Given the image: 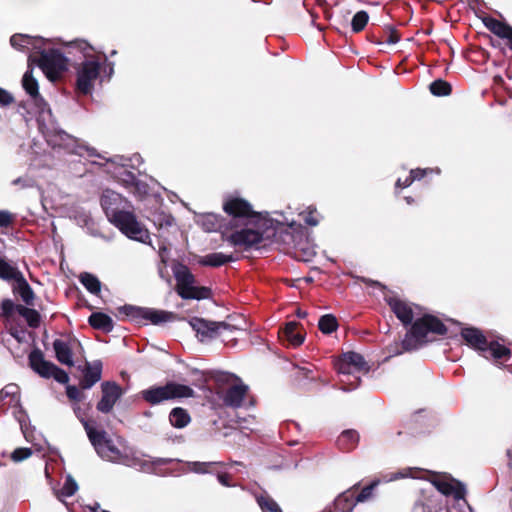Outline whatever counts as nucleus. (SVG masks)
I'll return each mask as SVG.
<instances>
[{
  "instance_id": "c03bdc74",
  "label": "nucleus",
  "mask_w": 512,
  "mask_h": 512,
  "mask_svg": "<svg viewBox=\"0 0 512 512\" xmlns=\"http://www.w3.org/2000/svg\"><path fill=\"white\" fill-rule=\"evenodd\" d=\"M304 221L310 226H316L319 223V215L315 208L308 207L303 213Z\"/></svg>"
},
{
  "instance_id": "a18cd8bd",
  "label": "nucleus",
  "mask_w": 512,
  "mask_h": 512,
  "mask_svg": "<svg viewBox=\"0 0 512 512\" xmlns=\"http://www.w3.org/2000/svg\"><path fill=\"white\" fill-rule=\"evenodd\" d=\"M32 455L30 448H17L11 454V459L14 462H21L28 459Z\"/></svg>"
},
{
  "instance_id": "dca6fc26",
  "label": "nucleus",
  "mask_w": 512,
  "mask_h": 512,
  "mask_svg": "<svg viewBox=\"0 0 512 512\" xmlns=\"http://www.w3.org/2000/svg\"><path fill=\"white\" fill-rule=\"evenodd\" d=\"M9 398L8 404L10 406L16 407L17 411L14 412V415L17 419V421L20 424L21 430L25 436V438L28 440L27 430H26V418L27 415L20 406V389L18 385L14 383L7 384L2 390L0 391V402L5 401Z\"/></svg>"
},
{
  "instance_id": "ddd939ff",
  "label": "nucleus",
  "mask_w": 512,
  "mask_h": 512,
  "mask_svg": "<svg viewBox=\"0 0 512 512\" xmlns=\"http://www.w3.org/2000/svg\"><path fill=\"white\" fill-rule=\"evenodd\" d=\"M431 484L445 496H452L459 505H466L465 487L457 480L447 475H433Z\"/></svg>"
},
{
  "instance_id": "5fc2aeb1",
  "label": "nucleus",
  "mask_w": 512,
  "mask_h": 512,
  "mask_svg": "<svg viewBox=\"0 0 512 512\" xmlns=\"http://www.w3.org/2000/svg\"><path fill=\"white\" fill-rule=\"evenodd\" d=\"M341 383H342V385H343V386H342V389H343L344 391H350V390L354 389V388L357 386V384H356V385H354L353 387H348V385L350 384V382H349V381H346L345 379H341Z\"/></svg>"
},
{
  "instance_id": "7ed1b4c3",
  "label": "nucleus",
  "mask_w": 512,
  "mask_h": 512,
  "mask_svg": "<svg viewBox=\"0 0 512 512\" xmlns=\"http://www.w3.org/2000/svg\"><path fill=\"white\" fill-rule=\"evenodd\" d=\"M10 43L13 48L29 52V67L37 64L46 77L55 81L67 69V58L57 49L50 47V41L26 34H15Z\"/></svg>"
},
{
  "instance_id": "473e14b6",
  "label": "nucleus",
  "mask_w": 512,
  "mask_h": 512,
  "mask_svg": "<svg viewBox=\"0 0 512 512\" xmlns=\"http://www.w3.org/2000/svg\"><path fill=\"white\" fill-rule=\"evenodd\" d=\"M430 172H433V169H415V170H411L410 171V175L408 177L405 178V180H402V179H398L396 181V187L397 188H406L408 186H410L413 181L415 180H421L422 178H424V176L427 174V173H430Z\"/></svg>"
},
{
  "instance_id": "8fccbe9b",
  "label": "nucleus",
  "mask_w": 512,
  "mask_h": 512,
  "mask_svg": "<svg viewBox=\"0 0 512 512\" xmlns=\"http://www.w3.org/2000/svg\"><path fill=\"white\" fill-rule=\"evenodd\" d=\"M13 101V97L5 90L0 88V105L7 106Z\"/></svg>"
},
{
  "instance_id": "13d9d810",
  "label": "nucleus",
  "mask_w": 512,
  "mask_h": 512,
  "mask_svg": "<svg viewBox=\"0 0 512 512\" xmlns=\"http://www.w3.org/2000/svg\"><path fill=\"white\" fill-rule=\"evenodd\" d=\"M92 512H109L107 510H100V506L96 503L94 506L90 507Z\"/></svg>"
},
{
  "instance_id": "423d86ee",
  "label": "nucleus",
  "mask_w": 512,
  "mask_h": 512,
  "mask_svg": "<svg viewBox=\"0 0 512 512\" xmlns=\"http://www.w3.org/2000/svg\"><path fill=\"white\" fill-rule=\"evenodd\" d=\"M429 333L444 335L446 333V327L438 318L432 315L419 316L402 340V350H399L396 344L394 349L392 347L389 348V353L399 355L403 350L410 351L417 349L427 342Z\"/></svg>"
},
{
  "instance_id": "1a4fd4ad",
  "label": "nucleus",
  "mask_w": 512,
  "mask_h": 512,
  "mask_svg": "<svg viewBox=\"0 0 512 512\" xmlns=\"http://www.w3.org/2000/svg\"><path fill=\"white\" fill-rule=\"evenodd\" d=\"M142 399L150 405H158L164 401L175 398H189L194 395V391L187 385L176 382H168L164 386H152L140 392Z\"/></svg>"
},
{
  "instance_id": "69168bd1",
  "label": "nucleus",
  "mask_w": 512,
  "mask_h": 512,
  "mask_svg": "<svg viewBox=\"0 0 512 512\" xmlns=\"http://www.w3.org/2000/svg\"><path fill=\"white\" fill-rule=\"evenodd\" d=\"M3 247H4L3 241L0 240V252L2 251Z\"/></svg>"
},
{
  "instance_id": "f257e3e1",
  "label": "nucleus",
  "mask_w": 512,
  "mask_h": 512,
  "mask_svg": "<svg viewBox=\"0 0 512 512\" xmlns=\"http://www.w3.org/2000/svg\"><path fill=\"white\" fill-rule=\"evenodd\" d=\"M223 210L231 217L223 231V240L244 250L275 237L279 231H282L284 225L293 230L295 227H300L293 220L275 219L268 213L255 212L252 205L238 195L225 196Z\"/></svg>"
},
{
  "instance_id": "a19ab883",
  "label": "nucleus",
  "mask_w": 512,
  "mask_h": 512,
  "mask_svg": "<svg viewBox=\"0 0 512 512\" xmlns=\"http://www.w3.org/2000/svg\"><path fill=\"white\" fill-rule=\"evenodd\" d=\"M18 293L21 299L27 304L31 305L34 299V292L26 281L19 284Z\"/></svg>"
},
{
  "instance_id": "2eb2a0df",
  "label": "nucleus",
  "mask_w": 512,
  "mask_h": 512,
  "mask_svg": "<svg viewBox=\"0 0 512 512\" xmlns=\"http://www.w3.org/2000/svg\"><path fill=\"white\" fill-rule=\"evenodd\" d=\"M420 471L416 468H404L397 472L382 475L381 479H375L370 485L364 487L357 495L355 502H364L372 497L373 490L381 483H389L404 478H418Z\"/></svg>"
},
{
  "instance_id": "aec40b11",
  "label": "nucleus",
  "mask_w": 512,
  "mask_h": 512,
  "mask_svg": "<svg viewBox=\"0 0 512 512\" xmlns=\"http://www.w3.org/2000/svg\"><path fill=\"white\" fill-rule=\"evenodd\" d=\"M247 392L248 386L239 381L227 389L223 396V402L226 406L239 408L242 406Z\"/></svg>"
},
{
  "instance_id": "9d476101",
  "label": "nucleus",
  "mask_w": 512,
  "mask_h": 512,
  "mask_svg": "<svg viewBox=\"0 0 512 512\" xmlns=\"http://www.w3.org/2000/svg\"><path fill=\"white\" fill-rule=\"evenodd\" d=\"M173 274L177 282L176 291L181 298L201 300L209 297L210 290L195 286L194 276L185 265H174Z\"/></svg>"
},
{
  "instance_id": "a211bd4d",
  "label": "nucleus",
  "mask_w": 512,
  "mask_h": 512,
  "mask_svg": "<svg viewBox=\"0 0 512 512\" xmlns=\"http://www.w3.org/2000/svg\"><path fill=\"white\" fill-rule=\"evenodd\" d=\"M369 367L364 357L356 352L350 351L344 353L338 363V372L343 376L349 377L357 372H368Z\"/></svg>"
},
{
  "instance_id": "c756f323",
  "label": "nucleus",
  "mask_w": 512,
  "mask_h": 512,
  "mask_svg": "<svg viewBox=\"0 0 512 512\" xmlns=\"http://www.w3.org/2000/svg\"><path fill=\"white\" fill-rule=\"evenodd\" d=\"M17 313L22 316L32 328H36L40 323V314L35 310L23 305L16 306Z\"/></svg>"
},
{
  "instance_id": "f03ea898",
  "label": "nucleus",
  "mask_w": 512,
  "mask_h": 512,
  "mask_svg": "<svg viewBox=\"0 0 512 512\" xmlns=\"http://www.w3.org/2000/svg\"><path fill=\"white\" fill-rule=\"evenodd\" d=\"M22 86L26 93L31 97L38 113L37 121L39 129L45 137L47 143L52 148H61L70 154L83 157L85 154L89 157L102 158L95 148L80 143L78 139L60 129L52 115L51 109L44 99L39 95V86L37 80L33 77L32 69L25 72L22 78Z\"/></svg>"
},
{
  "instance_id": "c9c22d12",
  "label": "nucleus",
  "mask_w": 512,
  "mask_h": 512,
  "mask_svg": "<svg viewBox=\"0 0 512 512\" xmlns=\"http://www.w3.org/2000/svg\"><path fill=\"white\" fill-rule=\"evenodd\" d=\"M355 500L351 494H343L336 498L335 509L337 512H351L355 506Z\"/></svg>"
},
{
  "instance_id": "338daca9",
  "label": "nucleus",
  "mask_w": 512,
  "mask_h": 512,
  "mask_svg": "<svg viewBox=\"0 0 512 512\" xmlns=\"http://www.w3.org/2000/svg\"><path fill=\"white\" fill-rule=\"evenodd\" d=\"M116 54H117V51H116V50H113V51L111 52V56H114V55H116Z\"/></svg>"
},
{
  "instance_id": "39448f33",
  "label": "nucleus",
  "mask_w": 512,
  "mask_h": 512,
  "mask_svg": "<svg viewBox=\"0 0 512 512\" xmlns=\"http://www.w3.org/2000/svg\"><path fill=\"white\" fill-rule=\"evenodd\" d=\"M101 205L108 220L127 237L140 242L148 238V232L137 221L131 204L119 193L105 190L101 197Z\"/></svg>"
},
{
  "instance_id": "de8ad7c7",
  "label": "nucleus",
  "mask_w": 512,
  "mask_h": 512,
  "mask_svg": "<svg viewBox=\"0 0 512 512\" xmlns=\"http://www.w3.org/2000/svg\"><path fill=\"white\" fill-rule=\"evenodd\" d=\"M66 393H67V396L69 399L75 400V401L79 400L80 396H81V393L76 386L68 385L66 387Z\"/></svg>"
},
{
  "instance_id": "bb28decb",
  "label": "nucleus",
  "mask_w": 512,
  "mask_h": 512,
  "mask_svg": "<svg viewBox=\"0 0 512 512\" xmlns=\"http://www.w3.org/2000/svg\"><path fill=\"white\" fill-rule=\"evenodd\" d=\"M359 441V435L355 430L343 431L337 440V445L340 449L349 451L353 449Z\"/></svg>"
},
{
  "instance_id": "09e8293b",
  "label": "nucleus",
  "mask_w": 512,
  "mask_h": 512,
  "mask_svg": "<svg viewBox=\"0 0 512 512\" xmlns=\"http://www.w3.org/2000/svg\"><path fill=\"white\" fill-rule=\"evenodd\" d=\"M1 308L3 311V314L8 316L10 315L14 310H16V306L11 300H3L1 304Z\"/></svg>"
},
{
  "instance_id": "3c124183",
  "label": "nucleus",
  "mask_w": 512,
  "mask_h": 512,
  "mask_svg": "<svg viewBox=\"0 0 512 512\" xmlns=\"http://www.w3.org/2000/svg\"><path fill=\"white\" fill-rule=\"evenodd\" d=\"M12 216L7 211H0V227H4L10 224Z\"/></svg>"
},
{
  "instance_id": "052dcab7",
  "label": "nucleus",
  "mask_w": 512,
  "mask_h": 512,
  "mask_svg": "<svg viewBox=\"0 0 512 512\" xmlns=\"http://www.w3.org/2000/svg\"><path fill=\"white\" fill-rule=\"evenodd\" d=\"M506 39L509 41V46H510V49L512 50V31H511V34H509V36Z\"/></svg>"
},
{
  "instance_id": "49530a36",
  "label": "nucleus",
  "mask_w": 512,
  "mask_h": 512,
  "mask_svg": "<svg viewBox=\"0 0 512 512\" xmlns=\"http://www.w3.org/2000/svg\"><path fill=\"white\" fill-rule=\"evenodd\" d=\"M12 184L15 186L19 185L21 188H30L35 185V181L31 177L24 176L16 178L15 180L12 181Z\"/></svg>"
},
{
  "instance_id": "37998d69",
  "label": "nucleus",
  "mask_w": 512,
  "mask_h": 512,
  "mask_svg": "<svg viewBox=\"0 0 512 512\" xmlns=\"http://www.w3.org/2000/svg\"><path fill=\"white\" fill-rule=\"evenodd\" d=\"M16 270L6 261L0 259V278L10 280L15 278Z\"/></svg>"
},
{
  "instance_id": "774afa93",
  "label": "nucleus",
  "mask_w": 512,
  "mask_h": 512,
  "mask_svg": "<svg viewBox=\"0 0 512 512\" xmlns=\"http://www.w3.org/2000/svg\"><path fill=\"white\" fill-rule=\"evenodd\" d=\"M355 378V381L358 382L359 381V377L358 376H354Z\"/></svg>"
},
{
  "instance_id": "f8f14e48",
  "label": "nucleus",
  "mask_w": 512,
  "mask_h": 512,
  "mask_svg": "<svg viewBox=\"0 0 512 512\" xmlns=\"http://www.w3.org/2000/svg\"><path fill=\"white\" fill-rule=\"evenodd\" d=\"M190 325L201 342L215 339L226 331L232 332L239 329L227 322L208 321L203 318H193L190 321Z\"/></svg>"
},
{
  "instance_id": "e433bc0d",
  "label": "nucleus",
  "mask_w": 512,
  "mask_h": 512,
  "mask_svg": "<svg viewBox=\"0 0 512 512\" xmlns=\"http://www.w3.org/2000/svg\"><path fill=\"white\" fill-rule=\"evenodd\" d=\"M202 226L208 232L221 230L222 234L225 228L227 227L226 224L219 223L218 217L214 214H207L203 216Z\"/></svg>"
},
{
  "instance_id": "4be33fe9",
  "label": "nucleus",
  "mask_w": 512,
  "mask_h": 512,
  "mask_svg": "<svg viewBox=\"0 0 512 512\" xmlns=\"http://www.w3.org/2000/svg\"><path fill=\"white\" fill-rule=\"evenodd\" d=\"M102 363L96 360L92 363H87L84 370V377L82 380V387L84 389L91 388L95 383L101 379Z\"/></svg>"
},
{
  "instance_id": "b1692460",
  "label": "nucleus",
  "mask_w": 512,
  "mask_h": 512,
  "mask_svg": "<svg viewBox=\"0 0 512 512\" xmlns=\"http://www.w3.org/2000/svg\"><path fill=\"white\" fill-rule=\"evenodd\" d=\"M88 322L93 328L102 330L106 333L111 332L114 328L112 318L102 312L92 313L89 316Z\"/></svg>"
},
{
  "instance_id": "6e6d98bb",
  "label": "nucleus",
  "mask_w": 512,
  "mask_h": 512,
  "mask_svg": "<svg viewBox=\"0 0 512 512\" xmlns=\"http://www.w3.org/2000/svg\"><path fill=\"white\" fill-rule=\"evenodd\" d=\"M10 334L19 342L22 340L21 332L16 329H11Z\"/></svg>"
},
{
  "instance_id": "a878e982",
  "label": "nucleus",
  "mask_w": 512,
  "mask_h": 512,
  "mask_svg": "<svg viewBox=\"0 0 512 512\" xmlns=\"http://www.w3.org/2000/svg\"><path fill=\"white\" fill-rule=\"evenodd\" d=\"M169 421L173 427L182 429L190 423L191 417L187 410L181 407H176L171 410L169 414Z\"/></svg>"
},
{
  "instance_id": "412c9836",
  "label": "nucleus",
  "mask_w": 512,
  "mask_h": 512,
  "mask_svg": "<svg viewBox=\"0 0 512 512\" xmlns=\"http://www.w3.org/2000/svg\"><path fill=\"white\" fill-rule=\"evenodd\" d=\"M53 348L57 360L67 366H73L72 343L62 339H56L53 342Z\"/></svg>"
},
{
  "instance_id": "c85d7f7f",
  "label": "nucleus",
  "mask_w": 512,
  "mask_h": 512,
  "mask_svg": "<svg viewBox=\"0 0 512 512\" xmlns=\"http://www.w3.org/2000/svg\"><path fill=\"white\" fill-rule=\"evenodd\" d=\"M298 324L296 322H289L286 324L283 329L284 337L291 343L293 346H299L303 343L304 337L300 332H297Z\"/></svg>"
},
{
  "instance_id": "2f4dec72",
  "label": "nucleus",
  "mask_w": 512,
  "mask_h": 512,
  "mask_svg": "<svg viewBox=\"0 0 512 512\" xmlns=\"http://www.w3.org/2000/svg\"><path fill=\"white\" fill-rule=\"evenodd\" d=\"M77 490V482L71 475H67L63 487L59 491H56L55 495L60 501H64V498L71 497L77 492Z\"/></svg>"
},
{
  "instance_id": "f3484780",
  "label": "nucleus",
  "mask_w": 512,
  "mask_h": 512,
  "mask_svg": "<svg viewBox=\"0 0 512 512\" xmlns=\"http://www.w3.org/2000/svg\"><path fill=\"white\" fill-rule=\"evenodd\" d=\"M387 303L396 317L405 326L411 324L415 317H419L421 315V309L419 306L398 297H388Z\"/></svg>"
},
{
  "instance_id": "4468645a",
  "label": "nucleus",
  "mask_w": 512,
  "mask_h": 512,
  "mask_svg": "<svg viewBox=\"0 0 512 512\" xmlns=\"http://www.w3.org/2000/svg\"><path fill=\"white\" fill-rule=\"evenodd\" d=\"M119 311L135 321L147 320L152 324L167 322L172 317V313L166 311L133 305H124L119 308Z\"/></svg>"
},
{
  "instance_id": "79ce46f5",
  "label": "nucleus",
  "mask_w": 512,
  "mask_h": 512,
  "mask_svg": "<svg viewBox=\"0 0 512 512\" xmlns=\"http://www.w3.org/2000/svg\"><path fill=\"white\" fill-rule=\"evenodd\" d=\"M168 462L169 459L166 458H150L148 460H144L141 467L145 472H152L154 467L165 465Z\"/></svg>"
},
{
  "instance_id": "72a5a7b5",
  "label": "nucleus",
  "mask_w": 512,
  "mask_h": 512,
  "mask_svg": "<svg viewBox=\"0 0 512 512\" xmlns=\"http://www.w3.org/2000/svg\"><path fill=\"white\" fill-rule=\"evenodd\" d=\"M256 501L262 512H282L276 501L268 494H260L256 496Z\"/></svg>"
},
{
  "instance_id": "0eeeda50",
  "label": "nucleus",
  "mask_w": 512,
  "mask_h": 512,
  "mask_svg": "<svg viewBox=\"0 0 512 512\" xmlns=\"http://www.w3.org/2000/svg\"><path fill=\"white\" fill-rule=\"evenodd\" d=\"M461 336L466 344L477 350L486 359H492L496 364H503L511 357V351L496 341L488 342L486 336L477 328H462Z\"/></svg>"
},
{
  "instance_id": "4d7b16f0",
  "label": "nucleus",
  "mask_w": 512,
  "mask_h": 512,
  "mask_svg": "<svg viewBox=\"0 0 512 512\" xmlns=\"http://www.w3.org/2000/svg\"><path fill=\"white\" fill-rule=\"evenodd\" d=\"M299 372L301 373L302 376L304 377H309V374L311 373V370L309 368H300L299 369Z\"/></svg>"
},
{
  "instance_id": "58836bf2",
  "label": "nucleus",
  "mask_w": 512,
  "mask_h": 512,
  "mask_svg": "<svg viewBox=\"0 0 512 512\" xmlns=\"http://www.w3.org/2000/svg\"><path fill=\"white\" fill-rule=\"evenodd\" d=\"M369 20V15L366 11H358L352 18L351 26L354 32L362 31L367 25Z\"/></svg>"
},
{
  "instance_id": "7c9ffc66",
  "label": "nucleus",
  "mask_w": 512,
  "mask_h": 512,
  "mask_svg": "<svg viewBox=\"0 0 512 512\" xmlns=\"http://www.w3.org/2000/svg\"><path fill=\"white\" fill-rule=\"evenodd\" d=\"M82 285L92 294L98 295L101 291V282L91 273L84 272L79 277Z\"/></svg>"
},
{
  "instance_id": "f704fd0d",
  "label": "nucleus",
  "mask_w": 512,
  "mask_h": 512,
  "mask_svg": "<svg viewBox=\"0 0 512 512\" xmlns=\"http://www.w3.org/2000/svg\"><path fill=\"white\" fill-rule=\"evenodd\" d=\"M318 327L322 333L330 334L338 328V322L334 315L326 314L319 319Z\"/></svg>"
},
{
  "instance_id": "9b49d317",
  "label": "nucleus",
  "mask_w": 512,
  "mask_h": 512,
  "mask_svg": "<svg viewBox=\"0 0 512 512\" xmlns=\"http://www.w3.org/2000/svg\"><path fill=\"white\" fill-rule=\"evenodd\" d=\"M29 364L43 378H54L61 384H66L69 381V375L52 362L46 361L39 349L31 351L29 354Z\"/></svg>"
},
{
  "instance_id": "6ab92c4d",
  "label": "nucleus",
  "mask_w": 512,
  "mask_h": 512,
  "mask_svg": "<svg viewBox=\"0 0 512 512\" xmlns=\"http://www.w3.org/2000/svg\"><path fill=\"white\" fill-rule=\"evenodd\" d=\"M102 397L97 404V410L102 413H109L115 403L122 396L123 391L116 382H103L101 384Z\"/></svg>"
},
{
  "instance_id": "6e6552de",
  "label": "nucleus",
  "mask_w": 512,
  "mask_h": 512,
  "mask_svg": "<svg viewBox=\"0 0 512 512\" xmlns=\"http://www.w3.org/2000/svg\"><path fill=\"white\" fill-rule=\"evenodd\" d=\"M81 423L95 451L102 459L115 463L127 464L128 457L104 430L95 429L91 425L90 421H84L81 419Z\"/></svg>"
},
{
  "instance_id": "0e129e2a",
  "label": "nucleus",
  "mask_w": 512,
  "mask_h": 512,
  "mask_svg": "<svg viewBox=\"0 0 512 512\" xmlns=\"http://www.w3.org/2000/svg\"><path fill=\"white\" fill-rule=\"evenodd\" d=\"M307 313L306 312H298V316L299 317H306Z\"/></svg>"
},
{
  "instance_id": "5701e85b",
  "label": "nucleus",
  "mask_w": 512,
  "mask_h": 512,
  "mask_svg": "<svg viewBox=\"0 0 512 512\" xmlns=\"http://www.w3.org/2000/svg\"><path fill=\"white\" fill-rule=\"evenodd\" d=\"M237 260L233 254H224L222 252H214L204 255L198 259V263L202 266L220 267L228 262Z\"/></svg>"
},
{
  "instance_id": "393cba45",
  "label": "nucleus",
  "mask_w": 512,
  "mask_h": 512,
  "mask_svg": "<svg viewBox=\"0 0 512 512\" xmlns=\"http://www.w3.org/2000/svg\"><path fill=\"white\" fill-rule=\"evenodd\" d=\"M485 27L500 38L506 39L512 32V27L499 20L486 17L483 19Z\"/></svg>"
},
{
  "instance_id": "e2e57ef3",
  "label": "nucleus",
  "mask_w": 512,
  "mask_h": 512,
  "mask_svg": "<svg viewBox=\"0 0 512 512\" xmlns=\"http://www.w3.org/2000/svg\"><path fill=\"white\" fill-rule=\"evenodd\" d=\"M405 200L408 204H412L413 203V198L412 197H405Z\"/></svg>"
},
{
  "instance_id": "680f3d73",
  "label": "nucleus",
  "mask_w": 512,
  "mask_h": 512,
  "mask_svg": "<svg viewBox=\"0 0 512 512\" xmlns=\"http://www.w3.org/2000/svg\"><path fill=\"white\" fill-rule=\"evenodd\" d=\"M116 160H119L120 162H122L124 159H123L122 157H118V156H117V157H115V158L111 159V162L115 163V162H116Z\"/></svg>"
},
{
  "instance_id": "ea45409f",
  "label": "nucleus",
  "mask_w": 512,
  "mask_h": 512,
  "mask_svg": "<svg viewBox=\"0 0 512 512\" xmlns=\"http://www.w3.org/2000/svg\"><path fill=\"white\" fill-rule=\"evenodd\" d=\"M219 462H190L189 469L197 474L211 473L214 466L219 465Z\"/></svg>"
},
{
  "instance_id": "864d4df0",
  "label": "nucleus",
  "mask_w": 512,
  "mask_h": 512,
  "mask_svg": "<svg viewBox=\"0 0 512 512\" xmlns=\"http://www.w3.org/2000/svg\"><path fill=\"white\" fill-rule=\"evenodd\" d=\"M398 41H399V36L397 34H395L394 32H391L390 35L388 36V39L386 40V42L388 44H396Z\"/></svg>"
},
{
  "instance_id": "bf43d9fd",
  "label": "nucleus",
  "mask_w": 512,
  "mask_h": 512,
  "mask_svg": "<svg viewBox=\"0 0 512 512\" xmlns=\"http://www.w3.org/2000/svg\"><path fill=\"white\" fill-rule=\"evenodd\" d=\"M74 411H75V414H76L77 418H78L80 421H81V419H83L84 421H86V420L84 419V417L81 415V411H80V409H79V408H74Z\"/></svg>"
},
{
  "instance_id": "cd10ccee",
  "label": "nucleus",
  "mask_w": 512,
  "mask_h": 512,
  "mask_svg": "<svg viewBox=\"0 0 512 512\" xmlns=\"http://www.w3.org/2000/svg\"><path fill=\"white\" fill-rule=\"evenodd\" d=\"M116 177L119 179L121 183H123L126 187H134L137 191H141V184L136 180L135 175L124 169V164L120 163V167L118 171L115 172Z\"/></svg>"
},
{
  "instance_id": "4c0bfd02",
  "label": "nucleus",
  "mask_w": 512,
  "mask_h": 512,
  "mask_svg": "<svg viewBox=\"0 0 512 512\" xmlns=\"http://www.w3.org/2000/svg\"><path fill=\"white\" fill-rule=\"evenodd\" d=\"M429 88L430 92L435 96H447L451 93V85L442 79L433 81Z\"/></svg>"
},
{
  "instance_id": "603ef678",
  "label": "nucleus",
  "mask_w": 512,
  "mask_h": 512,
  "mask_svg": "<svg viewBox=\"0 0 512 512\" xmlns=\"http://www.w3.org/2000/svg\"><path fill=\"white\" fill-rule=\"evenodd\" d=\"M217 479L219 483L226 487H232L233 485L229 482L230 476L226 473H221L217 475Z\"/></svg>"
},
{
  "instance_id": "20e7f679",
  "label": "nucleus",
  "mask_w": 512,
  "mask_h": 512,
  "mask_svg": "<svg viewBox=\"0 0 512 512\" xmlns=\"http://www.w3.org/2000/svg\"><path fill=\"white\" fill-rule=\"evenodd\" d=\"M68 53L77 51L83 55V61L76 68L77 89L83 94H89L94 89L98 79L114 73V63L109 62L105 54L96 53L94 48L85 40H75L68 44Z\"/></svg>"
}]
</instances>
